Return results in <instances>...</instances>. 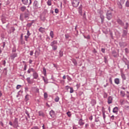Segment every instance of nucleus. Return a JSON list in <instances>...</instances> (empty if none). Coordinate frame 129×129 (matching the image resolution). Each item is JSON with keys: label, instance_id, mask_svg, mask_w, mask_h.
<instances>
[{"label": "nucleus", "instance_id": "nucleus-1", "mask_svg": "<svg viewBox=\"0 0 129 129\" xmlns=\"http://www.w3.org/2000/svg\"><path fill=\"white\" fill-rule=\"evenodd\" d=\"M47 14H48V11L45 10L40 15V20L42 22H45V21H46V15H47Z\"/></svg>", "mask_w": 129, "mask_h": 129}, {"label": "nucleus", "instance_id": "nucleus-2", "mask_svg": "<svg viewBox=\"0 0 129 129\" xmlns=\"http://www.w3.org/2000/svg\"><path fill=\"white\" fill-rule=\"evenodd\" d=\"M106 19L108 20V21H110V20H111L112 19V12L110 10L107 11L106 14Z\"/></svg>", "mask_w": 129, "mask_h": 129}, {"label": "nucleus", "instance_id": "nucleus-3", "mask_svg": "<svg viewBox=\"0 0 129 129\" xmlns=\"http://www.w3.org/2000/svg\"><path fill=\"white\" fill-rule=\"evenodd\" d=\"M80 2L79 0H72V4L73 5V7L74 8H77L78 6H79Z\"/></svg>", "mask_w": 129, "mask_h": 129}, {"label": "nucleus", "instance_id": "nucleus-4", "mask_svg": "<svg viewBox=\"0 0 129 129\" xmlns=\"http://www.w3.org/2000/svg\"><path fill=\"white\" fill-rule=\"evenodd\" d=\"M19 126V121L18 118H15L13 121V127H18Z\"/></svg>", "mask_w": 129, "mask_h": 129}, {"label": "nucleus", "instance_id": "nucleus-5", "mask_svg": "<svg viewBox=\"0 0 129 129\" xmlns=\"http://www.w3.org/2000/svg\"><path fill=\"white\" fill-rule=\"evenodd\" d=\"M33 7L36 9H40V7H39V2L37 1H34L33 3Z\"/></svg>", "mask_w": 129, "mask_h": 129}, {"label": "nucleus", "instance_id": "nucleus-6", "mask_svg": "<svg viewBox=\"0 0 129 129\" xmlns=\"http://www.w3.org/2000/svg\"><path fill=\"white\" fill-rule=\"evenodd\" d=\"M8 30V34H11L12 33H15V31H16V29L15 28V27L12 26L11 27L10 29H7Z\"/></svg>", "mask_w": 129, "mask_h": 129}, {"label": "nucleus", "instance_id": "nucleus-7", "mask_svg": "<svg viewBox=\"0 0 129 129\" xmlns=\"http://www.w3.org/2000/svg\"><path fill=\"white\" fill-rule=\"evenodd\" d=\"M2 27L4 30H6V28H6L7 29H10V23H8L7 24V23L3 24Z\"/></svg>", "mask_w": 129, "mask_h": 129}, {"label": "nucleus", "instance_id": "nucleus-8", "mask_svg": "<svg viewBox=\"0 0 129 129\" xmlns=\"http://www.w3.org/2000/svg\"><path fill=\"white\" fill-rule=\"evenodd\" d=\"M16 57H18V53H13L10 55L11 60H14L15 58H16Z\"/></svg>", "mask_w": 129, "mask_h": 129}, {"label": "nucleus", "instance_id": "nucleus-9", "mask_svg": "<svg viewBox=\"0 0 129 129\" xmlns=\"http://www.w3.org/2000/svg\"><path fill=\"white\" fill-rule=\"evenodd\" d=\"M83 8V6H82V5H80V6H79V7L78 8V12L80 14V15L81 16H83V14H82V8Z\"/></svg>", "mask_w": 129, "mask_h": 129}, {"label": "nucleus", "instance_id": "nucleus-10", "mask_svg": "<svg viewBox=\"0 0 129 129\" xmlns=\"http://www.w3.org/2000/svg\"><path fill=\"white\" fill-rule=\"evenodd\" d=\"M1 20H2V24H6L7 23V22H6V21H7V17H5V16L2 15Z\"/></svg>", "mask_w": 129, "mask_h": 129}, {"label": "nucleus", "instance_id": "nucleus-11", "mask_svg": "<svg viewBox=\"0 0 129 129\" xmlns=\"http://www.w3.org/2000/svg\"><path fill=\"white\" fill-rule=\"evenodd\" d=\"M24 19L29 18L30 17V12H29V11H27V12H25L23 14Z\"/></svg>", "mask_w": 129, "mask_h": 129}, {"label": "nucleus", "instance_id": "nucleus-12", "mask_svg": "<svg viewBox=\"0 0 129 129\" xmlns=\"http://www.w3.org/2000/svg\"><path fill=\"white\" fill-rule=\"evenodd\" d=\"M49 115L51 116V117L54 118V117H55V116L56 115V114L55 113V111H54V110H51L49 112Z\"/></svg>", "mask_w": 129, "mask_h": 129}, {"label": "nucleus", "instance_id": "nucleus-13", "mask_svg": "<svg viewBox=\"0 0 129 129\" xmlns=\"http://www.w3.org/2000/svg\"><path fill=\"white\" fill-rule=\"evenodd\" d=\"M32 76H33V79H38V77H39V75L36 71L33 73Z\"/></svg>", "mask_w": 129, "mask_h": 129}, {"label": "nucleus", "instance_id": "nucleus-14", "mask_svg": "<svg viewBox=\"0 0 129 129\" xmlns=\"http://www.w3.org/2000/svg\"><path fill=\"white\" fill-rule=\"evenodd\" d=\"M119 45L121 48H124L126 46V43L124 42H120Z\"/></svg>", "mask_w": 129, "mask_h": 129}, {"label": "nucleus", "instance_id": "nucleus-15", "mask_svg": "<svg viewBox=\"0 0 129 129\" xmlns=\"http://www.w3.org/2000/svg\"><path fill=\"white\" fill-rule=\"evenodd\" d=\"M117 23L120 26H124V23L122 22V21L119 19H117Z\"/></svg>", "mask_w": 129, "mask_h": 129}, {"label": "nucleus", "instance_id": "nucleus-16", "mask_svg": "<svg viewBox=\"0 0 129 129\" xmlns=\"http://www.w3.org/2000/svg\"><path fill=\"white\" fill-rule=\"evenodd\" d=\"M122 31H123V32H122V37H126V35H127V30L123 29Z\"/></svg>", "mask_w": 129, "mask_h": 129}, {"label": "nucleus", "instance_id": "nucleus-17", "mask_svg": "<svg viewBox=\"0 0 129 129\" xmlns=\"http://www.w3.org/2000/svg\"><path fill=\"white\" fill-rule=\"evenodd\" d=\"M30 111H31V109L30 108H27V109L25 110V113L27 114V116L30 118Z\"/></svg>", "mask_w": 129, "mask_h": 129}, {"label": "nucleus", "instance_id": "nucleus-18", "mask_svg": "<svg viewBox=\"0 0 129 129\" xmlns=\"http://www.w3.org/2000/svg\"><path fill=\"white\" fill-rule=\"evenodd\" d=\"M78 123L79 124V125H80L81 126H82L83 125H84V122H83V120L82 119V118H81L79 119Z\"/></svg>", "mask_w": 129, "mask_h": 129}, {"label": "nucleus", "instance_id": "nucleus-19", "mask_svg": "<svg viewBox=\"0 0 129 129\" xmlns=\"http://www.w3.org/2000/svg\"><path fill=\"white\" fill-rule=\"evenodd\" d=\"M112 54L114 58H116V57L118 56V53L116 51H115V50H113L112 52Z\"/></svg>", "mask_w": 129, "mask_h": 129}, {"label": "nucleus", "instance_id": "nucleus-20", "mask_svg": "<svg viewBox=\"0 0 129 129\" xmlns=\"http://www.w3.org/2000/svg\"><path fill=\"white\" fill-rule=\"evenodd\" d=\"M107 102L108 104H110V103H112V97L111 96L108 97Z\"/></svg>", "mask_w": 129, "mask_h": 129}, {"label": "nucleus", "instance_id": "nucleus-21", "mask_svg": "<svg viewBox=\"0 0 129 129\" xmlns=\"http://www.w3.org/2000/svg\"><path fill=\"white\" fill-rule=\"evenodd\" d=\"M90 103L92 104V106H94L96 104V100L95 99H92Z\"/></svg>", "mask_w": 129, "mask_h": 129}, {"label": "nucleus", "instance_id": "nucleus-22", "mask_svg": "<svg viewBox=\"0 0 129 129\" xmlns=\"http://www.w3.org/2000/svg\"><path fill=\"white\" fill-rule=\"evenodd\" d=\"M58 44V41L57 40H54L53 41L51 42L50 46H55Z\"/></svg>", "mask_w": 129, "mask_h": 129}, {"label": "nucleus", "instance_id": "nucleus-23", "mask_svg": "<svg viewBox=\"0 0 129 129\" xmlns=\"http://www.w3.org/2000/svg\"><path fill=\"white\" fill-rule=\"evenodd\" d=\"M38 31H39V32H40V33H42L43 34V33H45V28L41 27L38 29Z\"/></svg>", "mask_w": 129, "mask_h": 129}, {"label": "nucleus", "instance_id": "nucleus-24", "mask_svg": "<svg viewBox=\"0 0 129 129\" xmlns=\"http://www.w3.org/2000/svg\"><path fill=\"white\" fill-rule=\"evenodd\" d=\"M20 10L21 12H25V11L26 10H27V7H26V6H23L20 7Z\"/></svg>", "mask_w": 129, "mask_h": 129}, {"label": "nucleus", "instance_id": "nucleus-25", "mask_svg": "<svg viewBox=\"0 0 129 129\" xmlns=\"http://www.w3.org/2000/svg\"><path fill=\"white\" fill-rule=\"evenodd\" d=\"M35 70L32 68H30L29 69V70L27 71V73H28V74H30V73H31V72H33V73L35 72Z\"/></svg>", "mask_w": 129, "mask_h": 129}, {"label": "nucleus", "instance_id": "nucleus-26", "mask_svg": "<svg viewBox=\"0 0 129 129\" xmlns=\"http://www.w3.org/2000/svg\"><path fill=\"white\" fill-rule=\"evenodd\" d=\"M38 115L39 116H42V117H44L45 116V114L43 112V111H39L38 112Z\"/></svg>", "mask_w": 129, "mask_h": 129}, {"label": "nucleus", "instance_id": "nucleus-27", "mask_svg": "<svg viewBox=\"0 0 129 129\" xmlns=\"http://www.w3.org/2000/svg\"><path fill=\"white\" fill-rule=\"evenodd\" d=\"M21 2L24 6H27L28 4H29L28 0H22Z\"/></svg>", "mask_w": 129, "mask_h": 129}, {"label": "nucleus", "instance_id": "nucleus-28", "mask_svg": "<svg viewBox=\"0 0 129 129\" xmlns=\"http://www.w3.org/2000/svg\"><path fill=\"white\" fill-rule=\"evenodd\" d=\"M66 87L67 89H70V93H73V92H74V90H73V88L68 86H67Z\"/></svg>", "mask_w": 129, "mask_h": 129}, {"label": "nucleus", "instance_id": "nucleus-29", "mask_svg": "<svg viewBox=\"0 0 129 129\" xmlns=\"http://www.w3.org/2000/svg\"><path fill=\"white\" fill-rule=\"evenodd\" d=\"M100 18L101 20V24H103V23H104V16L102 15H101L100 16Z\"/></svg>", "mask_w": 129, "mask_h": 129}, {"label": "nucleus", "instance_id": "nucleus-30", "mask_svg": "<svg viewBox=\"0 0 129 129\" xmlns=\"http://www.w3.org/2000/svg\"><path fill=\"white\" fill-rule=\"evenodd\" d=\"M118 111V107H115L113 109V112L114 113H117V112Z\"/></svg>", "mask_w": 129, "mask_h": 129}, {"label": "nucleus", "instance_id": "nucleus-31", "mask_svg": "<svg viewBox=\"0 0 129 129\" xmlns=\"http://www.w3.org/2000/svg\"><path fill=\"white\" fill-rule=\"evenodd\" d=\"M26 80H27L28 83H29V84H33V81H32V80H31V78H27L26 79Z\"/></svg>", "mask_w": 129, "mask_h": 129}, {"label": "nucleus", "instance_id": "nucleus-32", "mask_svg": "<svg viewBox=\"0 0 129 129\" xmlns=\"http://www.w3.org/2000/svg\"><path fill=\"white\" fill-rule=\"evenodd\" d=\"M114 83H115V84H117V85L119 84V79H118V78L115 79Z\"/></svg>", "mask_w": 129, "mask_h": 129}, {"label": "nucleus", "instance_id": "nucleus-33", "mask_svg": "<svg viewBox=\"0 0 129 129\" xmlns=\"http://www.w3.org/2000/svg\"><path fill=\"white\" fill-rule=\"evenodd\" d=\"M128 23L126 22L124 26L123 29H124L125 30H127V29H128Z\"/></svg>", "mask_w": 129, "mask_h": 129}, {"label": "nucleus", "instance_id": "nucleus-34", "mask_svg": "<svg viewBox=\"0 0 129 129\" xmlns=\"http://www.w3.org/2000/svg\"><path fill=\"white\" fill-rule=\"evenodd\" d=\"M107 58H108V56H105L104 57V61L106 64H107V63L108 62V60H107Z\"/></svg>", "mask_w": 129, "mask_h": 129}, {"label": "nucleus", "instance_id": "nucleus-35", "mask_svg": "<svg viewBox=\"0 0 129 129\" xmlns=\"http://www.w3.org/2000/svg\"><path fill=\"white\" fill-rule=\"evenodd\" d=\"M20 20L22 21V22L24 21V15L23 14H20Z\"/></svg>", "mask_w": 129, "mask_h": 129}, {"label": "nucleus", "instance_id": "nucleus-36", "mask_svg": "<svg viewBox=\"0 0 129 129\" xmlns=\"http://www.w3.org/2000/svg\"><path fill=\"white\" fill-rule=\"evenodd\" d=\"M51 47H52L53 51H56V50H57L58 48V46L57 45H53L51 46Z\"/></svg>", "mask_w": 129, "mask_h": 129}, {"label": "nucleus", "instance_id": "nucleus-37", "mask_svg": "<svg viewBox=\"0 0 129 129\" xmlns=\"http://www.w3.org/2000/svg\"><path fill=\"white\" fill-rule=\"evenodd\" d=\"M43 72L44 76H46V75H47V72L46 71V68H45V67L43 68Z\"/></svg>", "mask_w": 129, "mask_h": 129}, {"label": "nucleus", "instance_id": "nucleus-38", "mask_svg": "<svg viewBox=\"0 0 129 129\" xmlns=\"http://www.w3.org/2000/svg\"><path fill=\"white\" fill-rule=\"evenodd\" d=\"M122 60L124 62V63H125V64H127V62H129V61L127 60V59L125 58H123Z\"/></svg>", "mask_w": 129, "mask_h": 129}, {"label": "nucleus", "instance_id": "nucleus-39", "mask_svg": "<svg viewBox=\"0 0 129 129\" xmlns=\"http://www.w3.org/2000/svg\"><path fill=\"white\" fill-rule=\"evenodd\" d=\"M16 52H17V48L16 46H14L12 48V53H16Z\"/></svg>", "mask_w": 129, "mask_h": 129}, {"label": "nucleus", "instance_id": "nucleus-40", "mask_svg": "<svg viewBox=\"0 0 129 129\" xmlns=\"http://www.w3.org/2000/svg\"><path fill=\"white\" fill-rule=\"evenodd\" d=\"M42 79L44 81V83H45V84H48V79H45L44 77H42Z\"/></svg>", "mask_w": 129, "mask_h": 129}, {"label": "nucleus", "instance_id": "nucleus-41", "mask_svg": "<svg viewBox=\"0 0 129 129\" xmlns=\"http://www.w3.org/2000/svg\"><path fill=\"white\" fill-rule=\"evenodd\" d=\"M72 62L74 64L75 66H77V61H76V59H73L72 60Z\"/></svg>", "mask_w": 129, "mask_h": 129}, {"label": "nucleus", "instance_id": "nucleus-42", "mask_svg": "<svg viewBox=\"0 0 129 129\" xmlns=\"http://www.w3.org/2000/svg\"><path fill=\"white\" fill-rule=\"evenodd\" d=\"M29 94H27L25 97V101H28L29 100Z\"/></svg>", "mask_w": 129, "mask_h": 129}, {"label": "nucleus", "instance_id": "nucleus-43", "mask_svg": "<svg viewBox=\"0 0 129 129\" xmlns=\"http://www.w3.org/2000/svg\"><path fill=\"white\" fill-rule=\"evenodd\" d=\"M67 78L68 79V80L70 82H71V81H72V78H71V77H70V76H67Z\"/></svg>", "mask_w": 129, "mask_h": 129}, {"label": "nucleus", "instance_id": "nucleus-44", "mask_svg": "<svg viewBox=\"0 0 129 129\" xmlns=\"http://www.w3.org/2000/svg\"><path fill=\"white\" fill-rule=\"evenodd\" d=\"M47 6H51L52 5V2L51 0H48L47 2Z\"/></svg>", "mask_w": 129, "mask_h": 129}, {"label": "nucleus", "instance_id": "nucleus-45", "mask_svg": "<svg viewBox=\"0 0 129 129\" xmlns=\"http://www.w3.org/2000/svg\"><path fill=\"white\" fill-rule=\"evenodd\" d=\"M50 36L52 38H54V32L52 31H51L50 32Z\"/></svg>", "mask_w": 129, "mask_h": 129}, {"label": "nucleus", "instance_id": "nucleus-46", "mask_svg": "<svg viewBox=\"0 0 129 129\" xmlns=\"http://www.w3.org/2000/svg\"><path fill=\"white\" fill-rule=\"evenodd\" d=\"M108 94L106 93V92H104L103 93V98H107Z\"/></svg>", "mask_w": 129, "mask_h": 129}, {"label": "nucleus", "instance_id": "nucleus-47", "mask_svg": "<svg viewBox=\"0 0 129 129\" xmlns=\"http://www.w3.org/2000/svg\"><path fill=\"white\" fill-rule=\"evenodd\" d=\"M125 6L126 7V8H129V2L128 0H127L125 4Z\"/></svg>", "mask_w": 129, "mask_h": 129}, {"label": "nucleus", "instance_id": "nucleus-48", "mask_svg": "<svg viewBox=\"0 0 129 129\" xmlns=\"http://www.w3.org/2000/svg\"><path fill=\"white\" fill-rule=\"evenodd\" d=\"M59 99H60V98H59V97L56 96V97H55V98L54 99V101H55V102H58L59 101Z\"/></svg>", "mask_w": 129, "mask_h": 129}, {"label": "nucleus", "instance_id": "nucleus-49", "mask_svg": "<svg viewBox=\"0 0 129 129\" xmlns=\"http://www.w3.org/2000/svg\"><path fill=\"white\" fill-rule=\"evenodd\" d=\"M121 78H122L123 80H125V75L124 74H121Z\"/></svg>", "mask_w": 129, "mask_h": 129}, {"label": "nucleus", "instance_id": "nucleus-50", "mask_svg": "<svg viewBox=\"0 0 129 129\" xmlns=\"http://www.w3.org/2000/svg\"><path fill=\"white\" fill-rule=\"evenodd\" d=\"M33 22H31V23H28L27 26V27H28V28H31V27H32V25H33Z\"/></svg>", "mask_w": 129, "mask_h": 129}, {"label": "nucleus", "instance_id": "nucleus-51", "mask_svg": "<svg viewBox=\"0 0 129 129\" xmlns=\"http://www.w3.org/2000/svg\"><path fill=\"white\" fill-rule=\"evenodd\" d=\"M85 39H87L88 40H90V35H88L87 36H84Z\"/></svg>", "mask_w": 129, "mask_h": 129}, {"label": "nucleus", "instance_id": "nucleus-52", "mask_svg": "<svg viewBox=\"0 0 129 129\" xmlns=\"http://www.w3.org/2000/svg\"><path fill=\"white\" fill-rule=\"evenodd\" d=\"M59 57H62L63 56V51L60 50L59 52Z\"/></svg>", "mask_w": 129, "mask_h": 129}, {"label": "nucleus", "instance_id": "nucleus-53", "mask_svg": "<svg viewBox=\"0 0 129 129\" xmlns=\"http://www.w3.org/2000/svg\"><path fill=\"white\" fill-rule=\"evenodd\" d=\"M24 37H25V41H26V42H28V39H29L30 37L28 36V35H25Z\"/></svg>", "mask_w": 129, "mask_h": 129}, {"label": "nucleus", "instance_id": "nucleus-54", "mask_svg": "<svg viewBox=\"0 0 129 129\" xmlns=\"http://www.w3.org/2000/svg\"><path fill=\"white\" fill-rule=\"evenodd\" d=\"M120 94L122 95L123 97H124V95H125V94L124 93V92L121 91H120Z\"/></svg>", "mask_w": 129, "mask_h": 129}, {"label": "nucleus", "instance_id": "nucleus-55", "mask_svg": "<svg viewBox=\"0 0 129 129\" xmlns=\"http://www.w3.org/2000/svg\"><path fill=\"white\" fill-rule=\"evenodd\" d=\"M67 114L68 116H69V117H70L71 116V112L68 111L67 113Z\"/></svg>", "mask_w": 129, "mask_h": 129}, {"label": "nucleus", "instance_id": "nucleus-56", "mask_svg": "<svg viewBox=\"0 0 129 129\" xmlns=\"http://www.w3.org/2000/svg\"><path fill=\"white\" fill-rule=\"evenodd\" d=\"M65 37H66V39H69V38H70V35H69V34H65Z\"/></svg>", "mask_w": 129, "mask_h": 129}, {"label": "nucleus", "instance_id": "nucleus-57", "mask_svg": "<svg viewBox=\"0 0 129 129\" xmlns=\"http://www.w3.org/2000/svg\"><path fill=\"white\" fill-rule=\"evenodd\" d=\"M109 81L110 84H112V78L111 77L109 78Z\"/></svg>", "mask_w": 129, "mask_h": 129}, {"label": "nucleus", "instance_id": "nucleus-58", "mask_svg": "<svg viewBox=\"0 0 129 129\" xmlns=\"http://www.w3.org/2000/svg\"><path fill=\"white\" fill-rule=\"evenodd\" d=\"M44 98H48V94H47V93H44Z\"/></svg>", "mask_w": 129, "mask_h": 129}, {"label": "nucleus", "instance_id": "nucleus-59", "mask_svg": "<svg viewBox=\"0 0 129 129\" xmlns=\"http://www.w3.org/2000/svg\"><path fill=\"white\" fill-rule=\"evenodd\" d=\"M105 117H106L105 113L104 112H103V118L104 120H105Z\"/></svg>", "mask_w": 129, "mask_h": 129}, {"label": "nucleus", "instance_id": "nucleus-60", "mask_svg": "<svg viewBox=\"0 0 129 129\" xmlns=\"http://www.w3.org/2000/svg\"><path fill=\"white\" fill-rule=\"evenodd\" d=\"M22 87V85H18L16 87L17 89H20Z\"/></svg>", "mask_w": 129, "mask_h": 129}, {"label": "nucleus", "instance_id": "nucleus-61", "mask_svg": "<svg viewBox=\"0 0 129 129\" xmlns=\"http://www.w3.org/2000/svg\"><path fill=\"white\" fill-rule=\"evenodd\" d=\"M124 51H125V53H126V54H128V53H129L128 49L127 48H125L124 49Z\"/></svg>", "mask_w": 129, "mask_h": 129}, {"label": "nucleus", "instance_id": "nucleus-62", "mask_svg": "<svg viewBox=\"0 0 129 129\" xmlns=\"http://www.w3.org/2000/svg\"><path fill=\"white\" fill-rule=\"evenodd\" d=\"M27 36L28 37H30V36H31V33H30V31L29 30L27 31Z\"/></svg>", "mask_w": 129, "mask_h": 129}, {"label": "nucleus", "instance_id": "nucleus-63", "mask_svg": "<svg viewBox=\"0 0 129 129\" xmlns=\"http://www.w3.org/2000/svg\"><path fill=\"white\" fill-rule=\"evenodd\" d=\"M24 71H26V70H27V64H24V68L23 69Z\"/></svg>", "mask_w": 129, "mask_h": 129}, {"label": "nucleus", "instance_id": "nucleus-64", "mask_svg": "<svg viewBox=\"0 0 129 129\" xmlns=\"http://www.w3.org/2000/svg\"><path fill=\"white\" fill-rule=\"evenodd\" d=\"M31 129H40V128H39V127H38V126H35L32 128H31Z\"/></svg>", "mask_w": 129, "mask_h": 129}]
</instances>
